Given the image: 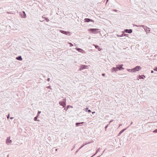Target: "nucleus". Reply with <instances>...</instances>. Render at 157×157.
<instances>
[{"label": "nucleus", "mask_w": 157, "mask_h": 157, "mask_svg": "<svg viewBox=\"0 0 157 157\" xmlns=\"http://www.w3.org/2000/svg\"><path fill=\"white\" fill-rule=\"evenodd\" d=\"M127 71H128L129 72H133V70H132V69H127Z\"/></svg>", "instance_id": "obj_24"}, {"label": "nucleus", "mask_w": 157, "mask_h": 157, "mask_svg": "<svg viewBox=\"0 0 157 157\" xmlns=\"http://www.w3.org/2000/svg\"><path fill=\"white\" fill-rule=\"evenodd\" d=\"M47 81H50V78H48L47 79Z\"/></svg>", "instance_id": "obj_43"}, {"label": "nucleus", "mask_w": 157, "mask_h": 157, "mask_svg": "<svg viewBox=\"0 0 157 157\" xmlns=\"http://www.w3.org/2000/svg\"><path fill=\"white\" fill-rule=\"evenodd\" d=\"M68 44H70V47H72L73 46V45L71 43L69 42Z\"/></svg>", "instance_id": "obj_29"}, {"label": "nucleus", "mask_w": 157, "mask_h": 157, "mask_svg": "<svg viewBox=\"0 0 157 157\" xmlns=\"http://www.w3.org/2000/svg\"><path fill=\"white\" fill-rule=\"evenodd\" d=\"M128 127H127L126 128L123 129H122L120 132H119V134L118 135V136H120L124 131L127 129L128 128Z\"/></svg>", "instance_id": "obj_13"}, {"label": "nucleus", "mask_w": 157, "mask_h": 157, "mask_svg": "<svg viewBox=\"0 0 157 157\" xmlns=\"http://www.w3.org/2000/svg\"><path fill=\"white\" fill-rule=\"evenodd\" d=\"M80 149H79V148H78V149H77V151H76L75 152V154H76V153H77L78 151H79L80 150Z\"/></svg>", "instance_id": "obj_35"}, {"label": "nucleus", "mask_w": 157, "mask_h": 157, "mask_svg": "<svg viewBox=\"0 0 157 157\" xmlns=\"http://www.w3.org/2000/svg\"><path fill=\"white\" fill-rule=\"evenodd\" d=\"M84 146V144H83L82 145L81 147L79 148V149H81L82 147H83Z\"/></svg>", "instance_id": "obj_26"}, {"label": "nucleus", "mask_w": 157, "mask_h": 157, "mask_svg": "<svg viewBox=\"0 0 157 157\" xmlns=\"http://www.w3.org/2000/svg\"><path fill=\"white\" fill-rule=\"evenodd\" d=\"M84 22H92L94 23V21L93 20L88 18H86L84 19Z\"/></svg>", "instance_id": "obj_7"}, {"label": "nucleus", "mask_w": 157, "mask_h": 157, "mask_svg": "<svg viewBox=\"0 0 157 157\" xmlns=\"http://www.w3.org/2000/svg\"><path fill=\"white\" fill-rule=\"evenodd\" d=\"M8 156H9V155H8L7 157H8Z\"/></svg>", "instance_id": "obj_54"}, {"label": "nucleus", "mask_w": 157, "mask_h": 157, "mask_svg": "<svg viewBox=\"0 0 157 157\" xmlns=\"http://www.w3.org/2000/svg\"><path fill=\"white\" fill-rule=\"evenodd\" d=\"M128 35V34L123 33V36H127Z\"/></svg>", "instance_id": "obj_32"}, {"label": "nucleus", "mask_w": 157, "mask_h": 157, "mask_svg": "<svg viewBox=\"0 0 157 157\" xmlns=\"http://www.w3.org/2000/svg\"><path fill=\"white\" fill-rule=\"evenodd\" d=\"M10 114H8V115L7 116V118L8 119H9V117H10Z\"/></svg>", "instance_id": "obj_37"}, {"label": "nucleus", "mask_w": 157, "mask_h": 157, "mask_svg": "<svg viewBox=\"0 0 157 157\" xmlns=\"http://www.w3.org/2000/svg\"><path fill=\"white\" fill-rule=\"evenodd\" d=\"M57 149H56V151H57Z\"/></svg>", "instance_id": "obj_53"}, {"label": "nucleus", "mask_w": 157, "mask_h": 157, "mask_svg": "<svg viewBox=\"0 0 157 157\" xmlns=\"http://www.w3.org/2000/svg\"><path fill=\"white\" fill-rule=\"evenodd\" d=\"M87 66L86 65H80V67L78 70V71H81L85 69H86Z\"/></svg>", "instance_id": "obj_6"}, {"label": "nucleus", "mask_w": 157, "mask_h": 157, "mask_svg": "<svg viewBox=\"0 0 157 157\" xmlns=\"http://www.w3.org/2000/svg\"><path fill=\"white\" fill-rule=\"evenodd\" d=\"M66 98H65L63 100V101H60L59 102V105L63 106V108H64L65 107L66 105Z\"/></svg>", "instance_id": "obj_1"}, {"label": "nucleus", "mask_w": 157, "mask_h": 157, "mask_svg": "<svg viewBox=\"0 0 157 157\" xmlns=\"http://www.w3.org/2000/svg\"><path fill=\"white\" fill-rule=\"evenodd\" d=\"M10 137H9L7 138V139L6 141V144H9L11 143L12 141L11 140H10Z\"/></svg>", "instance_id": "obj_10"}, {"label": "nucleus", "mask_w": 157, "mask_h": 157, "mask_svg": "<svg viewBox=\"0 0 157 157\" xmlns=\"http://www.w3.org/2000/svg\"><path fill=\"white\" fill-rule=\"evenodd\" d=\"M154 70L155 71H157V67H155L154 69Z\"/></svg>", "instance_id": "obj_30"}, {"label": "nucleus", "mask_w": 157, "mask_h": 157, "mask_svg": "<svg viewBox=\"0 0 157 157\" xmlns=\"http://www.w3.org/2000/svg\"><path fill=\"white\" fill-rule=\"evenodd\" d=\"M75 146H74L71 149V151H72L75 148Z\"/></svg>", "instance_id": "obj_40"}, {"label": "nucleus", "mask_w": 157, "mask_h": 157, "mask_svg": "<svg viewBox=\"0 0 157 157\" xmlns=\"http://www.w3.org/2000/svg\"><path fill=\"white\" fill-rule=\"evenodd\" d=\"M122 157H124V156H123Z\"/></svg>", "instance_id": "obj_55"}, {"label": "nucleus", "mask_w": 157, "mask_h": 157, "mask_svg": "<svg viewBox=\"0 0 157 157\" xmlns=\"http://www.w3.org/2000/svg\"><path fill=\"white\" fill-rule=\"evenodd\" d=\"M90 143L89 142L88 143H86L85 144H84V146H85V145H87V144H88V143Z\"/></svg>", "instance_id": "obj_39"}, {"label": "nucleus", "mask_w": 157, "mask_h": 157, "mask_svg": "<svg viewBox=\"0 0 157 157\" xmlns=\"http://www.w3.org/2000/svg\"><path fill=\"white\" fill-rule=\"evenodd\" d=\"M108 1V0H107L106 2V3H107V2Z\"/></svg>", "instance_id": "obj_50"}, {"label": "nucleus", "mask_w": 157, "mask_h": 157, "mask_svg": "<svg viewBox=\"0 0 157 157\" xmlns=\"http://www.w3.org/2000/svg\"><path fill=\"white\" fill-rule=\"evenodd\" d=\"M123 65V64H118L116 65V68L118 70H124V68L122 67Z\"/></svg>", "instance_id": "obj_5"}, {"label": "nucleus", "mask_w": 157, "mask_h": 157, "mask_svg": "<svg viewBox=\"0 0 157 157\" xmlns=\"http://www.w3.org/2000/svg\"><path fill=\"white\" fill-rule=\"evenodd\" d=\"M109 124H108L105 127V130H106V128H107V127H108V126H109Z\"/></svg>", "instance_id": "obj_33"}, {"label": "nucleus", "mask_w": 157, "mask_h": 157, "mask_svg": "<svg viewBox=\"0 0 157 157\" xmlns=\"http://www.w3.org/2000/svg\"><path fill=\"white\" fill-rule=\"evenodd\" d=\"M75 49L78 52L82 53H85V52L82 49L79 48H76Z\"/></svg>", "instance_id": "obj_11"}, {"label": "nucleus", "mask_w": 157, "mask_h": 157, "mask_svg": "<svg viewBox=\"0 0 157 157\" xmlns=\"http://www.w3.org/2000/svg\"><path fill=\"white\" fill-rule=\"evenodd\" d=\"M102 75L103 76H105V73H102Z\"/></svg>", "instance_id": "obj_38"}, {"label": "nucleus", "mask_w": 157, "mask_h": 157, "mask_svg": "<svg viewBox=\"0 0 157 157\" xmlns=\"http://www.w3.org/2000/svg\"><path fill=\"white\" fill-rule=\"evenodd\" d=\"M132 123H133L132 122H131V124H130V125L132 124Z\"/></svg>", "instance_id": "obj_49"}, {"label": "nucleus", "mask_w": 157, "mask_h": 157, "mask_svg": "<svg viewBox=\"0 0 157 157\" xmlns=\"http://www.w3.org/2000/svg\"><path fill=\"white\" fill-rule=\"evenodd\" d=\"M38 117V116H36V117H35L34 118V121H40V120H37Z\"/></svg>", "instance_id": "obj_20"}, {"label": "nucleus", "mask_w": 157, "mask_h": 157, "mask_svg": "<svg viewBox=\"0 0 157 157\" xmlns=\"http://www.w3.org/2000/svg\"><path fill=\"white\" fill-rule=\"evenodd\" d=\"M99 150H100V148H99L97 149V150H96V154H97Z\"/></svg>", "instance_id": "obj_31"}, {"label": "nucleus", "mask_w": 157, "mask_h": 157, "mask_svg": "<svg viewBox=\"0 0 157 157\" xmlns=\"http://www.w3.org/2000/svg\"><path fill=\"white\" fill-rule=\"evenodd\" d=\"M149 29H150L149 28H148L146 26V27H145V28H144V29L146 33L147 32L149 33L150 32V30H149Z\"/></svg>", "instance_id": "obj_14"}, {"label": "nucleus", "mask_w": 157, "mask_h": 157, "mask_svg": "<svg viewBox=\"0 0 157 157\" xmlns=\"http://www.w3.org/2000/svg\"><path fill=\"white\" fill-rule=\"evenodd\" d=\"M139 78L140 79H144V78H145V76L144 75H139Z\"/></svg>", "instance_id": "obj_18"}, {"label": "nucleus", "mask_w": 157, "mask_h": 157, "mask_svg": "<svg viewBox=\"0 0 157 157\" xmlns=\"http://www.w3.org/2000/svg\"><path fill=\"white\" fill-rule=\"evenodd\" d=\"M92 113L94 114L95 113V112L94 111L92 112Z\"/></svg>", "instance_id": "obj_44"}, {"label": "nucleus", "mask_w": 157, "mask_h": 157, "mask_svg": "<svg viewBox=\"0 0 157 157\" xmlns=\"http://www.w3.org/2000/svg\"><path fill=\"white\" fill-rule=\"evenodd\" d=\"M16 59H17V60H18L21 61V60H22V58L21 56H19L16 57Z\"/></svg>", "instance_id": "obj_17"}, {"label": "nucleus", "mask_w": 157, "mask_h": 157, "mask_svg": "<svg viewBox=\"0 0 157 157\" xmlns=\"http://www.w3.org/2000/svg\"><path fill=\"white\" fill-rule=\"evenodd\" d=\"M59 32L63 34H65L66 35H68V36H70L71 35V33L69 31H65L64 30H60Z\"/></svg>", "instance_id": "obj_4"}, {"label": "nucleus", "mask_w": 157, "mask_h": 157, "mask_svg": "<svg viewBox=\"0 0 157 157\" xmlns=\"http://www.w3.org/2000/svg\"><path fill=\"white\" fill-rule=\"evenodd\" d=\"M113 121V120H111V121H109V124H109H109H110L111 122H112Z\"/></svg>", "instance_id": "obj_36"}, {"label": "nucleus", "mask_w": 157, "mask_h": 157, "mask_svg": "<svg viewBox=\"0 0 157 157\" xmlns=\"http://www.w3.org/2000/svg\"><path fill=\"white\" fill-rule=\"evenodd\" d=\"M153 132L154 133H157V129H155L153 131Z\"/></svg>", "instance_id": "obj_28"}, {"label": "nucleus", "mask_w": 157, "mask_h": 157, "mask_svg": "<svg viewBox=\"0 0 157 157\" xmlns=\"http://www.w3.org/2000/svg\"><path fill=\"white\" fill-rule=\"evenodd\" d=\"M96 153H95L93 155H92L93 156H93H94V155H96Z\"/></svg>", "instance_id": "obj_47"}, {"label": "nucleus", "mask_w": 157, "mask_h": 157, "mask_svg": "<svg viewBox=\"0 0 157 157\" xmlns=\"http://www.w3.org/2000/svg\"><path fill=\"white\" fill-rule=\"evenodd\" d=\"M43 18H44L47 22L49 21V20L48 19V18L46 17H43Z\"/></svg>", "instance_id": "obj_21"}, {"label": "nucleus", "mask_w": 157, "mask_h": 157, "mask_svg": "<svg viewBox=\"0 0 157 157\" xmlns=\"http://www.w3.org/2000/svg\"><path fill=\"white\" fill-rule=\"evenodd\" d=\"M141 69V68L140 66H137L135 67L132 69L133 70V72H136V71H138Z\"/></svg>", "instance_id": "obj_3"}, {"label": "nucleus", "mask_w": 157, "mask_h": 157, "mask_svg": "<svg viewBox=\"0 0 157 157\" xmlns=\"http://www.w3.org/2000/svg\"><path fill=\"white\" fill-rule=\"evenodd\" d=\"M132 32V29H125L124 30V31H123V33H131Z\"/></svg>", "instance_id": "obj_8"}, {"label": "nucleus", "mask_w": 157, "mask_h": 157, "mask_svg": "<svg viewBox=\"0 0 157 157\" xmlns=\"http://www.w3.org/2000/svg\"><path fill=\"white\" fill-rule=\"evenodd\" d=\"M98 50L99 51H100L101 50V49L100 48H98Z\"/></svg>", "instance_id": "obj_45"}, {"label": "nucleus", "mask_w": 157, "mask_h": 157, "mask_svg": "<svg viewBox=\"0 0 157 157\" xmlns=\"http://www.w3.org/2000/svg\"><path fill=\"white\" fill-rule=\"evenodd\" d=\"M94 45L95 46V48H99V47L97 45H94Z\"/></svg>", "instance_id": "obj_27"}, {"label": "nucleus", "mask_w": 157, "mask_h": 157, "mask_svg": "<svg viewBox=\"0 0 157 157\" xmlns=\"http://www.w3.org/2000/svg\"><path fill=\"white\" fill-rule=\"evenodd\" d=\"M117 36H118V37H123V33L122 34H121V35H117Z\"/></svg>", "instance_id": "obj_23"}, {"label": "nucleus", "mask_w": 157, "mask_h": 157, "mask_svg": "<svg viewBox=\"0 0 157 157\" xmlns=\"http://www.w3.org/2000/svg\"><path fill=\"white\" fill-rule=\"evenodd\" d=\"M87 112L89 113H90L91 112V111L90 110V109H88L87 111Z\"/></svg>", "instance_id": "obj_34"}, {"label": "nucleus", "mask_w": 157, "mask_h": 157, "mask_svg": "<svg viewBox=\"0 0 157 157\" xmlns=\"http://www.w3.org/2000/svg\"><path fill=\"white\" fill-rule=\"evenodd\" d=\"M98 29H88V31L91 32V33L93 34L97 33H98L99 32L98 31Z\"/></svg>", "instance_id": "obj_2"}, {"label": "nucleus", "mask_w": 157, "mask_h": 157, "mask_svg": "<svg viewBox=\"0 0 157 157\" xmlns=\"http://www.w3.org/2000/svg\"><path fill=\"white\" fill-rule=\"evenodd\" d=\"M118 71V69H117L116 67H113L111 70V71L112 72H116Z\"/></svg>", "instance_id": "obj_12"}, {"label": "nucleus", "mask_w": 157, "mask_h": 157, "mask_svg": "<svg viewBox=\"0 0 157 157\" xmlns=\"http://www.w3.org/2000/svg\"><path fill=\"white\" fill-rule=\"evenodd\" d=\"M70 107H71V108H73V107L72 106H71V105H67L66 108L64 107L65 108H64V109H66V110H68L69 108Z\"/></svg>", "instance_id": "obj_19"}, {"label": "nucleus", "mask_w": 157, "mask_h": 157, "mask_svg": "<svg viewBox=\"0 0 157 157\" xmlns=\"http://www.w3.org/2000/svg\"><path fill=\"white\" fill-rule=\"evenodd\" d=\"M88 110V108L87 107L86 108L84 109H83V110H84L85 112H87Z\"/></svg>", "instance_id": "obj_22"}, {"label": "nucleus", "mask_w": 157, "mask_h": 157, "mask_svg": "<svg viewBox=\"0 0 157 157\" xmlns=\"http://www.w3.org/2000/svg\"><path fill=\"white\" fill-rule=\"evenodd\" d=\"M113 11H115V12H117V11L118 10H117L113 9Z\"/></svg>", "instance_id": "obj_42"}, {"label": "nucleus", "mask_w": 157, "mask_h": 157, "mask_svg": "<svg viewBox=\"0 0 157 157\" xmlns=\"http://www.w3.org/2000/svg\"><path fill=\"white\" fill-rule=\"evenodd\" d=\"M41 111H38L37 113V116H39L40 114L41 113Z\"/></svg>", "instance_id": "obj_25"}, {"label": "nucleus", "mask_w": 157, "mask_h": 157, "mask_svg": "<svg viewBox=\"0 0 157 157\" xmlns=\"http://www.w3.org/2000/svg\"><path fill=\"white\" fill-rule=\"evenodd\" d=\"M84 123H85V122H77L75 123V124L76 127H78L79 126V124H82Z\"/></svg>", "instance_id": "obj_15"}, {"label": "nucleus", "mask_w": 157, "mask_h": 157, "mask_svg": "<svg viewBox=\"0 0 157 157\" xmlns=\"http://www.w3.org/2000/svg\"><path fill=\"white\" fill-rule=\"evenodd\" d=\"M13 117H10V119H13Z\"/></svg>", "instance_id": "obj_48"}, {"label": "nucleus", "mask_w": 157, "mask_h": 157, "mask_svg": "<svg viewBox=\"0 0 157 157\" xmlns=\"http://www.w3.org/2000/svg\"><path fill=\"white\" fill-rule=\"evenodd\" d=\"M133 26H136V27H142L144 29V28H145V27H146V26H144V25H135V24H133Z\"/></svg>", "instance_id": "obj_16"}, {"label": "nucleus", "mask_w": 157, "mask_h": 157, "mask_svg": "<svg viewBox=\"0 0 157 157\" xmlns=\"http://www.w3.org/2000/svg\"><path fill=\"white\" fill-rule=\"evenodd\" d=\"M90 157H93V156L92 155V156H91Z\"/></svg>", "instance_id": "obj_52"}, {"label": "nucleus", "mask_w": 157, "mask_h": 157, "mask_svg": "<svg viewBox=\"0 0 157 157\" xmlns=\"http://www.w3.org/2000/svg\"><path fill=\"white\" fill-rule=\"evenodd\" d=\"M121 125H122V124H119V126H121Z\"/></svg>", "instance_id": "obj_51"}, {"label": "nucleus", "mask_w": 157, "mask_h": 157, "mask_svg": "<svg viewBox=\"0 0 157 157\" xmlns=\"http://www.w3.org/2000/svg\"><path fill=\"white\" fill-rule=\"evenodd\" d=\"M47 88H49V89H50V88H51V86H48L47 87Z\"/></svg>", "instance_id": "obj_41"}, {"label": "nucleus", "mask_w": 157, "mask_h": 157, "mask_svg": "<svg viewBox=\"0 0 157 157\" xmlns=\"http://www.w3.org/2000/svg\"><path fill=\"white\" fill-rule=\"evenodd\" d=\"M21 17L23 18H25L26 17V15L25 11H23L20 14Z\"/></svg>", "instance_id": "obj_9"}, {"label": "nucleus", "mask_w": 157, "mask_h": 157, "mask_svg": "<svg viewBox=\"0 0 157 157\" xmlns=\"http://www.w3.org/2000/svg\"><path fill=\"white\" fill-rule=\"evenodd\" d=\"M154 72V71L153 70H151V73H153Z\"/></svg>", "instance_id": "obj_46"}]
</instances>
